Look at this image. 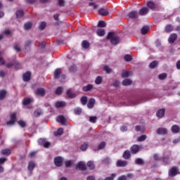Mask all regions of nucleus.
Instances as JSON below:
<instances>
[{
  "label": "nucleus",
  "instance_id": "4d7b16f0",
  "mask_svg": "<svg viewBox=\"0 0 180 180\" xmlns=\"http://www.w3.org/2000/svg\"><path fill=\"white\" fill-rule=\"evenodd\" d=\"M106 146V143L105 142H101L98 147V150H103L105 147Z\"/></svg>",
  "mask_w": 180,
  "mask_h": 180
},
{
  "label": "nucleus",
  "instance_id": "a18cd8bd",
  "mask_svg": "<svg viewBox=\"0 0 180 180\" xmlns=\"http://www.w3.org/2000/svg\"><path fill=\"white\" fill-rule=\"evenodd\" d=\"M72 164H74V160H67L65 162V165L67 168L72 167Z\"/></svg>",
  "mask_w": 180,
  "mask_h": 180
},
{
  "label": "nucleus",
  "instance_id": "f03ea898",
  "mask_svg": "<svg viewBox=\"0 0 180 180\" xmlns=\"http://www.w3.org/2000/svg\"><path fill=\"white\" fill-rule=\"evenodd\" d=\"M10 119L11 120L8 121L6 122L7 126H13L15 123L16 122V112H12L10 115Z\"/></svg>",
  "mask_w": 180,
  "mask_h": 180
},
{
  "label": "nucleus",
  "instance_id": "e2e57ef3",
  "mask_svg": "<svg viewBox=\"0 0 180 180\" xmlns=\"http://www.w3.org/2000/svg\"><path fill=\"white\" fill-rule=\"evenodd\" d=\"M158 78H159V79H161V80L165 79V78H167V74L162 73V74L159 75Z\"/></svg>",
  "mask_w": 180,
  "mask_h": 180
},
{
  "label": "nucleus",
  "instance_id": "5701e85b",
  "mask_svg": "<svg viewBox=\"0 0 180 180\" xmlns=\"http://www.w3.org/2000/svg\"><path fill=\"white\" fill-rule=\"evenodd\" d=\"M91 89H94V85H92V84H88L86 86H84L82 88V90L84 91V92H88V91H91Z\"/></svg>",
  "mask_w": 180,
  "mask_h": 180
},
{
  "label": "nucleus",
  "instance_id": "6ab92c4d",
  "mask_svg": "<svg viewBox=\"0 0 180 180\" xmlns=\"http://www.w3.org/2000/svg\"><path fill=\"white\" fill-rule=\"evenodd\" d=\"M98 13L101 16H107V15H109V12L108 11H106V9H105V8H100L98 10Z\"/></svg>",
  "mask_w": 180,
  "mask_h": 180
},
{
  "label": "nucleus",
  "instance_id": "473e14b6",
  "mask_svg": "<svg viewBox=\"0 0 180 180\" xmlns=\"http://www.w3.org/2000/svg\"><path fill=\"white\" fill-rule=\"evenodd\" d=\"M149 30H150V27H148V26H143L141 32L142 34H147Z\"/></svg>",
  "mask_w": 180,
  "mask_h": 180
},
{
  "label": "nucleus",
  "instance_id": "13d9d810",
  "mask_svg": "<svg viewBox=\"0 0 180 180\" xmlns=\"http://www.w3.org/2000/svg\"><path fill=\"white\" fill-rule=\"evenodd\" d=\"M98 117H96V116L89 117V122H91V123H96Z\"/></svg>",
  "mask_w": 180,
  "mask_h": 180
},
{
  "label": "nucleus",
  "instance_id": "e433bc0d",
  "mask_svg": "<svg viewBox=\"0 0 180 180\" xmlns=\"http://www.w3.org/2000/svg\"><path fill=\"white\" fill-rule=\"evenodd\" d=\"M103 71H105V72H107V74H111L112 72V68H110V67L105 65L103 68Z\"/></svg>",
  "mask_w": 180,
  "mask_h": 180
},
{
  "label": "nucleus",
  "instance_id": "9b49d317",
  "mask_svg": "<svg viewBox=\"0 0 180 180\" xmlns=\"http://www.w3.org/2000/svg\"><path fill=\"white\" fill-rule=\"evenodd\" d=\"M122 84L123 85V86H130V85H131V84H133V80H131V79H124L122 82Z\"/></svg>",
  "mask_w": 180,
  "mask_h": 180
},
{
  "label": "nucleus",
  "instance_id": "412c9836",
  "mask_svg": "<svg viewBox=\"0 0 180 180\" xmlns=\"http://www.w3.org/2000/svg\"><path fill=\"white\" fill-rule=\"evenodd\" d=\"M32 102H33V98H32L30 97H28V98H25L22 101V104L24 105H29V104L32 103Z\"/></svg>",
  "mask_w": 180,
  "mask_h": 180
},
{
  "label": "nucleus",
  "instance_id": "393cba45",
  "mask_svg": "<svg viewBox=\"0 0 180 180\" xmlns=\"http://www.w3.org/2000/svg\"><path fill=\"white\" fill-rule=\"evenodd\" d=\"M13 49L15 50V51H16L17 53H20L22 51V49H20V44L19 43H15L13 45Z\"/></svg>",
  "mask_w": 180,
  "mask_h": 180
},
{
  "label": "nucleus",
  "instance_id": "f3484780",
  "mask_svg": "<svg viewBox=\"0 0 180 180\" xmlns=\"http://www.w3.org/2000/svg\"><path fill=\"white\" fill-rule=\"evenodd\" d=\"M35 95H37V96H44V89H42V88L37 89V91H35Z\"/></svg>",
  "mask_w": 180,
  "mask_h": 180
},
{
  "label": "nucleus",
  "instance_id": "79ce46f5",
  "mask_svg": "<svg viewBox=\"0 0 180 180\" xmlns=\"http://www.w3.org/2000/svg\"><path fill=\"white\" fill-rule=\"evenodd\" d=\"M38 144H39V146H43V147L46 148V140L44 139H39L38 140Z\"/></svg>",
  "mask_w": 180,
  "mask_h": 180
},
{
  "label": "nucleus",
  "instance_id": "c756f323",
  "mask_svg": "<svg viewBox=\"0 0 180 180\" xmlns=\"http://www.w3.org/2000/svg\"><path fill=\"white\" fill-rule=\"evenodd\" d=\"M63 92H64V87L63 86L58 87L55 91L56 95H61Z\"/></svg>",
  "mask_w": 180,
  "mask_h": 180
},
{
  "label": "nucleus",
  "instance_id": "09e8293b",
  "mask_svg": "<svg viewBox=\"0 0 180 180\" xmlns=\"http://www.w3.org/2000/svg\"><path fill=\"white\" fill-rule=\"evenodd\" d=\"M97 34L100 36L101 37H103L105 34V30L103 29H98L96 32Z\"/></svg>",
  "mask_w": 180,
  "mask_h": 180
},
{
  "label": "nucleus",
  "instance_id": "5fc2aeb1",
  "mask_svg": "<svg viewBox=\"0 0 180 180\" xmlns=\"http://www.w3.org/2000/svg\"><path fill=\"white\" fill-rule=\"evenodd\" d=\"M70 72H77V66L73 65L69 68Z\"/></svg>",
  "mask_w": 180,
  "mask_h": 180
},
{
  "label": "nucleus",
  "instance_id": "f257e3e1",
  "mask_svg": "<svg viewBox=\"0 0 180 180\" xmlns=\"http://www.w3.org/2000/svg\"><path fill=\"white\" fill-rule=\"evenodd\" d=\"M106 39H110L111 44H112L113 46H117V44L120 43V38L119 37V36L116 35L112 32L108 33Z\"/></svg>",
  "mask_w": 180,
  "mask_h": 180
},
{
  "label": "nucleus",
  "instance_id": "58836bf2",
  "mask_svg": "<svg viewBox=\"0 0 180 180\" xmlns=\"http://www.w3.org/2000/svg\"><path fill=\"white\" fill-rule=\"evenodd\" d=\"M172 133H178L179 131V126L173 125L172 127Z\"/></svg>",
  "mask_w": 180,
  "mask_h": 180
},
{
  "label": "nucleus",
  "instance_id": "864d4df0",
  "mask_svg": "<svg viewBox=\"0 0 180 180\" xmlns=\"http://www.w3.org/2000/svg\"><path fill=\"white\" fill-rule=\"evenodd\" d=\"M82 46L83 49H88V47H89V42H88V41H83Z\"/></svg>",
  "mask_w": 180,
  "mask_h": 180
},
{
  "label": "nucleus",
  "instance_id": "f8f14e48",
  "mask_svg": "<svg viewBox=\"0 0 180 180\" xmlns=\"http://www.w3.org/2000/svg\"><path fill=\"white\" fill-rule=\"evenodd\" d=\"M132 75L131 72L129 71V70H122V75L121 77L122 78H129V77H130Z\"/></svg>",
  "mask_w": 180,
  "mask_h": 180
},
{
  "label": "nucleus",
  "instance_id": "69168bd1",
  "mask_svg": "<svg viewBox=\"0 0 180 180\" xmlns=\"http://www.w3.org/2000/svg\"><path fill=\"white\" fill-rule=\"evenodd\" d=\"M58 4L59 5V6H65V1L58 0Z\"/></svg>",
  "mask_w": 180,
  "mask_h": 180
},
{
  "label": "nucleus",
  "instance_id": "052dcab7",
  "mask_svg": "<svg viewBox=\"0 0 180 180\" xmlns=\"http://www.w3.org/2000/svg\"><path fill=\"white\" fill-rule=\"evenodd\" d=\"M88 101V98L86 96H83L81 98V102L83 105H86V102Z\"/></svg>",
  "mask_w": 180,
  "mask_h": 180
},
{
  "label": "nucleus",
  "instance_id": "bb28decb",
  "mask_svg": "<svg viewBox=\"0 0 180 180\" xmlns=\"http://www.w3.org/2000/svg\"><path fill=\"white\" fill-rule=\"evenodd\" d=\"M95 105V100L94 98H90L89 103H87V107L89 109H92Z\"/></svg>",
  "mask_w": 180,
  "mask_h": 180
},
{
  "label": "nucleus",
  "instance_id": "8fccbe9b",
  "mask_svg": "<svg viewBox=\"0 0 180 180\" xmlns=\"http://www.w3.org/2000/svg\"><path fill=\"white\" fill-rule=\"evenodd\" d=\"M18 124H19L22 129L26 127V126H27L26 122L22 120L18 121Z\"/></svg>",
  "mask_w": 180,
  "mask_h": 180
},
{
  "label": "nucleus",
  "instance_id": "2eb2a0df",
  "mask_svg": "<svg viewBox=\"0 0 180 180\" xmlns=\"http://www.w3.org/2000/svg\"><path fill=\"white\" fill-rule=\"evenodd\" d=\"M67 103L65 101H58L56 103V108L60 109L61 108H65Z\"/></svg>",
  "mask_w": 180,
  "mask_h": 180
},
{
  "label": "nucleus",
  "instance_id": "6e6d98bb",
  "mask_svg": "<svg viewBox=\"0 0 180 180\" xmlns=\"http://www.w3.org/2000/svg\"><path fill=\"white\" fill-rule=\"evenodd\" d=\"M98 27H106V22L105 21H99L98 23Z\"/></svg>",
  "mask_w": 180,
  "mask_h": 180
},
{
  "label": "nucleus",
  "instance_id": "1a4fd4ad",
  "mask_svg": "<svg viewBox=\"0 0 180 180\" xmlns=\"http://www.w3.org/2000/svg\"><path fill=\"white\" fill-rule=\"evenodd\" d=\"M77 169H80L82 171H85L86 169V165H85V162H79L77 166H76Z\"/></svg>",
  "mask_w": 180,
  "mask_h": 180
},
{
  "label": "nucleus",
  "instance_id": "49530a36",
  "mask_svg": "<svg viewBox=\"0 0 180 180\" xmlns=\"http://www.w3.org/2000/svg\"><path fill=\"white\" fill-rule=\"evenodd\" d=\"M165 30L167 33H170V32H172V30H174V27H172V25H168L166 26Z\"/></svg>",
  "mask_w": 180,
  "mask_h": 180
},
{
  "label": "nucleus",
  "instance_id": "c85d7f7f",
  "mask_svg": "<svg viewBox=\"0 0 180 180\" xmlns=\"http://www.w3.org/2000/svg\"><path fill=\"white\" fill-rule=\"evenodd\" d=\"M176 37H178L176 34H172L169 38V43H174L176 40Z\"/></svg>",
  "mask_w": 180,
  "mask_h": 180
},
{
  "label": "nucleus",
  "instance_id": "603ef678",
  "mask_svg": "<svg viewBox=\"0 0 180 180\" xmlns=\"http://www.w3.org/2000/svg\"><path fill=\"white\" fill-rule=\"evenodd\" d=\"M74 113L76 115H79L80 113H82V108H75Z\"/></svg>",
  "mask_w": 180,
  "mask_h": 180
},
{
  "label": "nucleus",
  "instance_id": "4468645a",
  "mask_svg": "<svg viewBox=\"0 0 180 180\" xmlns=\"http://www.w3.org/2000/svg\"><path fill=\"white\" fill-rule=\"evenodd\" d=\"M178 174V168L176 167H172L169 171V176H175Z\"/></svg>",
  "mask_w": 180,
  "mask_h": 180
},
{
  "label": "nucleus",
  "instance_id": "774afa93",
  "mask_svg": "<svg viewBox=\"0 0 180 180\" xmlns=\"http://www.w3.org/2000/svg\"><path fill=\"white\" fill-rule=\"evenodd\" d=\"M115 177H116V174H112V176L107 177L104 180H113V179L115 178Z\"/></svg>",
  "mask_w": 180,
  "mask_h": 180
},
{
  "label": "nucleus",
  "instance_id": "39448f33",
  "mask_svg": "<svg viewBox=\"0 0 180 180\" xmlns=\"http://www.w3.org/2000/svg\"><path fill=\"white\" fill-rule=\"evenodd\" d=\"M32 78V72H26L22 75V79L24 82H29V80Z\"/></svg>",
  "mask_w": 180,
  "mask_h": 180
},
{
  "label": "nucleus",
  "instance_id": "cd10ccee",
  "mask_svg": "<svg viewBox=\"0 0 180 180\" xmlns=\"http://www.w3.org/2000/svg\"><path fill=\"white\" fill-rule=\"evenodd\" d=\"M131 157V154L130 153V150H125L123 153V158L124 160H129Z\"/></svg>",
  "mask_w": 180,
  "mask_h": 180
},
{
  "label": "nucleus",
  "instance_id": "338daca9",
  "mask_svg": "<svg viewBox=\"0 0 180 180\" xmlns=\"http://www.w3.org/2000/svg\"><path fill=\"white\" fill-rule=\"evenodd\" d=\"M124 60L125 61H131L132 58H131V56L130 55H126L124 56Z\"/></svg>",
  "mask_w": 180,
  "mask_h": 180
},
{
  "label": "nucleus",
  "instance_id": "f704fd0d",
  "mask_svg": "<svg viewBox=\"0 0 180 180\" xmlns=\"http://www.w3.org/2000/svg\"><path fill=\"white\" fill-rule=\"evenodd\" d=\"M38 29L39 30H44V29H46V22H41L38 26Z\"/></svg>",
  "mask_w": 180,
  "mask_h": 180
},
{
  "label": "nucleus",
  "instance_id": "de8ad7c7",
  "mask_svg": "<svg viewBox=\"0 0 180 180\" xmlns=\"http://www.w3.org/2000/svg\"><path fill=\"white\" fill-rule=\"evenodd\" d=\"M112 86H114V88H119V86H120V81L119 80H113V83Z\"/></svg>",
  "mask_w": 180,
  "mask_h": 180
},
{
  "label": "nucleus",
  "instance_id": "0eeeda50",
  "mask_svg": "<svg viewBox=\"0 0 180 180\" xmlns=\"http://www.w3.org/2000/svg\"><path fill=\"white\" fill-rule=\"evenodd\" d=\"M54 164L56 167H63V158L57 157L54 159Z\"/></svg>",
  "mask_w": 180,
  "mask_h": 180
},
{
  "label": "nucleus",
  "instance_id": "ddd939ff",
  "mask_svg": "<svg viewBox=\"0 0 180 180\" xmlns=\"http://www.w3.org/2000/svg\"><path fill=\"white\" fill-rule=\"evenodd\" d=\"M8 95V91L5 89L0 90V101H4Z\"/></svg>",
  "mask_w": 180,
  "mask_h": 180
},
{
  "label": "nucleus",
  "instance_id": "dca6fc26",
  "mask_svg": "<svg viewBox=\"0 0 180 180\" xmlns=\"http://www.w3.org/2000/svg\"><path fill=\"white\" fill-rule=\"evenodd\" d=\"M67 96H68V98H70V99H72L74 98L77 97V94L74 92H72V90H71V89H68L66 92Z\"/></svg>",
  "mask_w": 180,
  "mask_h": 180
},
{
  "label": "nucleus",
  "instance_id": "a878e982",
  "mask_svg": "<svg viewBox=\"0 0 180 180\" xmlns=\"http://www.w3.org/2000/svg\"><path fill=\"white\" fill-rule=\"evenodd\" d=\"M139 16V13L137 11H131L129 13V17L131 18V19H136Z\"/></svg>",
  "mask_w": 180,
  "mask_h": 180
},
{
  "label": "nucleus",
  "instance_id": "37998d69",
  "mask_svg": "<svg viewBox=\"0 0 180 180\" xmlns=\"http://www.w3.org/2000/svg\"><path fill=\"white\" fill-rule=\"evenodd\" d=\"M39 49L41 51H46V42L42 41L41 44H39Z\"/></svg>",
  "mask_w": 180,
  "mask_h": 180
},
{
  "label": "nucleus",
  "instance_id": "680f3d73",
  "mask_svg": "<svg viewBox=\"0 0 180 180\" xmlns=\"http://www.w3.org/2000/svg\"><path fill=\"white\" fill-rule=\"evenodd\" d=\"M147 139V136L142 135L138 138L137 141H144Z\"/></svg>",
  "mask_w": 180,
  "mask_h": 180
},
{
  "label": "nucleus",
  "instance_id": "20e7f679",
  "mask_svg": "<svg viewBox=\"0 0 180 180\" xmlns=\"http://www.w3.org/2000/svg\"><path fill=\"white\" fill-rule=\"evenodd\" d=\"M56 122H58V123H60V124H63L64 126L67 124V118H65L64 115H59L56 117Z\"/></svg>",
  "mask_w": 180,
  "mask_h": 180
},
{
  "label": "nucleus",
  "instance_id": "4c0bfd02",
  "mask_svg": "<svg viewBox=\"0 0 180 180\" xmlns=\"http://www.w3.org/2000/svg\"><path fill=\"white\" fill-rule=\"evenodd\" d=\"M135 164H136L137 165H144V160L141 158H137L135 160Z\"/></svg>",
  "mask_w": 180,
  "mask_h": 180
},
{
  "label": "nucleus",
  "instance_id": "a19ab883",
  "mask_svg": "<svg viewBox=\"0 0 180 180\" xmlns=\"http://www.w3.org/2000/svg\"><path fill=\"white\" fill-rule=\"evenodd\" d=\"M15 15H16V17L18 18H22V16L24 15L23 11H22V10L17 11L15 13Z\"/></svg>",
  "mask_w": 180,
  "mask_h": 180
},
{
  "label": "nucleus",
  "instance_id": "9d476101",
  "mask_svg": "<svg viewBox=\"0 0 180 180\" xmlns=\"http://www.w3.org/2000/svg\"><path fill=\"white\" fill-rule=\"evenodd\" d=\"M140 151V146L139 145H134L131 147V154H137Z\"/></svg>",
  "mask_w": 180,
  "mask_h": 180
},
{
  "label": "nucleus",
  "instance_id": "6e6552de",
  "mask_svg": "<svg viewBox=\"0 0 180 180\" xmlns=\"http://www.w3.org/2000/svg\"><path fill=\"white\" fill-rule=\"evenodd\" d=\"M156 116L159 119H162L165 116V109L162 108L157 111Z\"/></svg>",
  "mask_w": 180,
  "mask_h": 180
},
{
  "label": "nucleus",
  "instance_id": "7ed1b4c3",
  "mask_svg": "<svg viewBox=\"0 0 180 180\" xmlns=\"http://www.w3.org/2000/svg\"><path fill=\"white\" fill-rule=\"evenodd\" d=\"M6 67L8 68H11L12 67H14L15 68H16V70H19V68H20L22 67V65H20V63H19V62L15 60L13 62L7 63Z\"/></svg>",
  "mask_w": 180,
  "mask_h": 180
},
{
  "label": "nucleus",
  "instance_id": "ea45409f",
  "mask_svg": "<svg viewBox=\"0 0 180 180\" xmlns=\"http://www.w3.org/2000/svg\"><path fill=\"white\" fill-rule=\"evenodd\" d=\"M11 149L6 148L1 150V154L3 155H9L11 154Z\"/></svg>",
  "mask_w": 180,
  "mask_h": 180
},
{
  "label": "nucleus",
  "instance_id": "7c9ffc66",
  "mask_svg": "<svg viewBox=\"0 0 180 180\" xmlns=\"http://www.w3.org/2000/svg\"><path fill=\"white\" fill-rule=\"evenodd\" d=\"M139 15H147V13H148V8L146 7H143L142 8L140 11H139Z\"/></svg>",
  "mask_w": 180,
  "mask_h": 180
},
{
  "label": "nucleus",
  "instance_id": "3c124183",
  "mask_svg": "<svg viewBox=\"0 0 180 180\" xmlns=\"http://www.w3.org/2000/svg\"><path fill=\"white\" fill-rule=\"evenodd\" d=\"M102 77L98 76L96 77V80H95V83L96 84V85H100V84H102Z\"/></svg>",
  "mask_w": 180,
  "mask_h": 180
},
{
  "label": "nucleus",
  "instance_id": "4be33fe9",
  "mask_svg": "<svg viewBox=\"0 0 180 180\" xmlns=\"http://www.w3.org/2000/svg\"><path fill=\"white\" fill-rule=\"evenodd\" d=\"M34 167H36V163H34V162H30L27 166L28 171H30V172H32V171L34 169Z\"/></svg>",
  "mask_w": 180,
  "mask_h": 180
},
{
  "label": "nucleus",
  "instance_id": "72a5a7b5",
  "mask_svg": "<svg viewBox=\"0 0 180 180\" xmlns=\"http://www.w3.org/2000/svg\"><path fill=\"white\" fill-rule=\"evenodd\" d=\"M158 65V61L154 60L152 63H150L149 68H150L152 70L154 68H156V67Z\"/></svg>",
  "mask_w": 180,
  "mask_h": 180
},
{
  "label": "nucleus",
  "instance_id": "b1692460",
  "mask_svg": "<svg viewBox=\"0 0 180 180\" xmlns=\"http://www.w3.org/2000/svg\"><path fill=\"white\" fill-rule=\"evenodd\" d=\"M126 165H127V161L126 160L117 161V167H126Z\"/></svg>",
  "mask_w": 180,
  "mask_h": 180
},
{
  "label": "nucleus",
  "instance_id": "423d86ee",
  "mask_svg": "<svg viewBox=\"0 0 180 180\" xmlns=\"http://www.w3.org/2000/svg\"><path fill=\"white\" fill-rule=\"evenodd\" d=\"M156 133L160 136H165V134H168V129L167 128H158Z\"/></svg>",
  "mask_w": 180,
  "mask_h": 180
},
{
  "label": "nucleus",
  "instance_id": "a211bd4d",
  "mask_svg": "<svg viewBox=\"0 0 180 180\" xmlns=\"http://www.w3.org/2000/svg\"><path fill=\"white\" fill-rule=\"evenodd\" d=\"M32 26L33 23L32 22H27L24 24V30H30Z\"/></svg>",
  "mask_w": 180,
  "mask_h": 180
},
{
  "label": "nucleus",
  "instance_id": "c9c22d12",
  "mask_svg": "<svg viewBox=\"0 0 180 180\" xmlns=\"http://www.w3.org/2000/svg\"><path fill=\"white\" fill-rule=\"evenodd\" d=\"M64 133V129L63 128H59L57 131L54 132V136H61Z\"/></svg>",
  "mask_w": 180,
  "mask_h": 180
},
{
  "label": "nucleus",
  "instance_id": "aec40b11",
  "mask_svg": "<svg viewBox=\"0 0 180 180\" xmlns=\"http://www.w3.org/2000/svg\"><path fill=\"white\" fill-rule=\"evenodd\" d=\"M61 75V69L57 68L54 72V77L56 79H58L60 78V76Z\"/></svg>",
  "mask_w": 180,
  "mask_h": 180
},
{
  "label": "nucleus",
  "instance_id": "c03bdc74",
  "mask_svg": "<svg viewBox=\"0 0 180 180\" xmlns=\"http://www.w3.org/2000/svg\"><path fill=\"white\" fill-rule=\"evenodd\" d=\"M87 167H89L90 169H95V164L94 163L93 161H89L87 162Z\"/></svg>",
  "mask_w": 180,
  "mask_h": 180
},
{
  "label": "nucleus",
  "instance_id": "bf43d9fd",
  "mask_svg": "<svg viewBox=\"0 0 180 180\" xmlns=\"http://www.w3.org/2000/svg\"><path fill=\"white\" fill-rule=\"evenodd\" d=\"M41 115V110H37L34 112V117H39Z\"/></svg>",
  "mask_w": 180,
  "mask_h": 180
},
{
  "label": "nucleus",
  "instance_id": "0e129e2a",
  "mask_svg": "<svg viewBox=\"0 0 180 180\" xmlns=\"http://www.w3.org/2000/svg\"><path fill=\"white\" fill-rule=\"evenodd\" d=\"M86 148H88V143H84L81 146L80 150H82V151H86Z\"/></svg>",
  "mask_w": 180,
  "mask_h": 180
},
{
  "label": "nucleus",
  "instance_id": "2f4dec72",
  "mask_svg": "<svg viewBox=\"0 0 180 180\" xmlns=\"http://www.w3.org/2000/svg\"><path fill=\"white\" fill-rule=\"evenodd\" d=\"M147 6L150 8V9H155V8H157V4L153 1H149L147 3Z\"/></svg>",
  "mask_w": 180,
  "mask_h": 180
}]
</instances>
